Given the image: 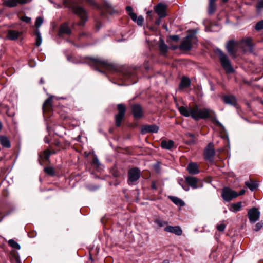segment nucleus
<instances>
[{
  "label": "nucleus",
  "instance_id": "423d86ee",
  "mask_svg": "<svg viewBox=\"0 0 263 263\" xmlns=\"http://www.w3.org/2000/svg\"><path fill=\"white\" fill-rule=\"evenodd\" d=\"M226 48L228 53L235 57L236 54L241 49L239 42L234 40L229 41L227 44Z\"/></svg>",
  "mask_w": 263,
  "mask_h": 263
},
{
  "label": "nucleus",
  "instance_id": "cd10ccee",
  "mask_svg": "<svg viewBox=\"0 0 263 263\" xmlns=\"http://www.w3.org/2000/svg\"><path fill=\"white\" fill-rule=\"evenodd\" d=\"M126 11L128 13V14L131 17L132 20L135 22L136 20L137 15L136 13L133 12V8L131 6H127L126 7Z\"/></svg>",
  "mask_w": 263,
  "mask_h": 263
},
{
  "label": "nucleus",
  "instance_id": "c85d7f7f",
  "mask_svg": "<svg viewBox=\"0 0 263 263\" xmlns=\"http://www.w3.org/2000/svg\"><path fill=\"white\" fill-rule=\"evenodd\" d=\"M246 186L252 191L256 190L258 187L257 182H246Z\"/></svg>",
  "mask_w": 263,
  "mask_h": 263
},
{
  "label": "nucleus",
  "instance_id": "49530a36",
  "mask_svg": "<svg viewBox=\"0 0 263 263\" xmlns=\"http://www.w3.org/2000/svg\"><path fill=\"white\" fill-rule=\"evenodd\" d=\"M51 153L49 151H45L44 152V157L47 160L49 159Z\"/></svg>",
  "mask_w": 263,
  "mask_h": 263
},
{
  "label": "nucleus",
  "instance_id": "7ed1b4c3",
  "mask_svg": "<svg viewBox=\"0 0 263 263\" xmlns=\"http://www.w3.org/2000/svg\"><path fill=\"white\" fill-rule=\"evenodd\" d=\"M71 8L73 13L78 15L81 19V21L77 23L76 24L78 26H84L88 20L86 10L77 4L72 5Z\"/></svg>",
  "mask_w": 263,
  "mask_h": 263
},
{
  "label": "nucleus",
  "instance_id": "0eeeda50",
  "mask_svg": "<svg viewBox=\"0 0 263 263\" xmlns=\"http://www.w3.org/2000/svg\"><path fill=\"white\" fill-rule=\"evenodd\" d=\"M118 113L116 114V127H119L124 119L126 111V107L123 104L117 105Z\"/></svg>",
  "mask_w": 263,
  "mask_h": 263
},
{
  "label": "nucleus",
  "instance_id": "ea45409f",
  "mask_svg": "<svg viewBox=\"0 0 263 263\" xmlns=\"http://www.w3.org/2000/svg\"><path fill=\"white\" fill-rule=\"evenodd\" d=\"M43 22V19L42 17H37V18L35 21V26L37 28L40 27L41 26V25L42 24Z\"/></svg>",
  "mask_w": 263,
  "mask_h": 263
},
{
  "label": "nucleus",
  "instance_id": "39448f33",
  "mask_svg": "<svg viewBox=\"0 0 263 263\" xmlns=\"http://www.w3.org/2000/svg\"><path fill=\"white\" fill-rule=\"evenodd\" d=\"M238 196V193L229 187H224L222 190L221 197L223 199L227 202H230L233 199L235 198Z\"/></svg>",
  "mask_w": 263,
  "mask_h": 263
},
{
  "label": "nucleus",
  "instance_id": "5fc2aeb1",
  "mask_svg": "<svg viewBox=\"0 0 263 263\" xmlns=\"http://www.w3.org/2000/svg\"><path fill=\"white\" fill-rule=\"evenodd\" d=\"M245 190H241L239 193H238V196L240 195H242L245 194Z\"/></svg>",
  "mask_w": 263,
  "mask_h": 263
},
{
  "label": "nucleus",
  "instance_id": "e2e57ef3",
  "mask_svg": "<svg viewBox=\"0 0 263 263\" xmlns=\"http://www.w3.org/2000/svg\"><path fill=\"white\" fill-rule=\"evenodd\" d=\"M2 123L0 122V131L1 130L2 128Z\"/></svg>",
  "mask_w": 263,
  "mask_h": 263
},
{
  "label": "nucleus",
  "instance_id": "f8f14e48",
  "mask_svg": "<svg viewBox=\"0 0 263 263\" xmlns=\"http://www.w3.org/2000/svg\"><path fill=\"white\" fill-rule=\"evenodd\" d=\"M159 130V127L155 124L145 125L141 127V133L142 134L147 133H157Z\"/></svg>",
  "mask_w": 263,
  "mask_h": 263
},
{
  "label": "nucleus",
  "instance_id": "603ef678",
  "mask_svg": "<svg viewBox=\"0 0 263 263\" xmlns=\"http://www.w3.org/2000/svg\"><path fill=\"white\" fill-rule=\"evenodd\" d=\"M90 5L92 6H96V3L94 0H85Z\"/></svg>",
  "mask_w": 263,
  "mask_h": 263
},
{
  "label": "nucleus",
  "instance_id": "5701e85b",
  "mask_svg": "<svg viewBox=\"0 0 263 263\" xmlns=\"http://www.w3.org/2000/svg\"><path fill=\"white\" fill-rule=\"evenodd\" d=\"M21 33L16 30H10L7 34L9 39L11 40H14L18 38Z\"/></svg>",
  "mask_w": 263,
  "mask_h": 263
},
{
  "label": "nucleus",
  "instance_id": "9d476101",
  "mask_svg": "<svg viewBox=\"0 0 263 263\" xmlns=\"http://www.w3.org/2000/svg\"><path fill=\"white\" fill-rule=\"evenodd\" d=\"M195 37L192 35H187L182 42L179 48L182 50H189L192 48V42Z\"/></svg>",
  "mask_w": 263,
  "mask_h": 263
},
{
  "label": "nucleus",
  "instance_id": "ddd939ff",
  "mask_svg": "<svg viewBox=\"0 0 263 263\" xmlns=\"http://www.w3.org/2000/svg\"><path fill=\"white\" fill-rule=\"evenodd\" d=\"M132 114L135 119L141 118L143 114L141 106L138 104H135L132 106Z\"/></svg>",
  "mask_w": 263,
  "mask_h": 263
},
{
  "label": "nucleus",
  "instance_id": "e433bc0d",
  "mask_svg": "<svg viewBox=\"0 0 263 263\" xmlns=\"http://www.w3.org/2000/svg\"><path fill=\"white\" fill-rule=\"evenodd\" d=\"M92 163V165H93V166L96 167H99V166L101 165V164L98 159V157H97V156L96 155H94Z\"/></svg>",
  "mask_w": 263,
  "mask_h": 263
},
{
  "label": "nucleus",
  "instance_id": "2f4dec72",
  "mask_svg": "<svg viewBox=\"0 0 263 263\" xmlns=\"http://www.w3.org/2000/svg\"><path fill=\"white\" fill-rule=\"evenodd\" d=\"M8 244L10 246L13 248L18 250L20 249L21 248L20 245L13 239H10L8 241Z\"/></svg>",
  "mask_w": 263,
  "mask_h": 263
},
{
  "label": "nucleus",
  "instance_id": "a18cd8bd",
  "mask_svg": "<svg viewBox=\"0 0 263 263\" xmlns=\"http://www.w3.org/2000/svg\"><path fill=\"white\" fill-rule=\"evenodd\" d=\"M226 226L224 224H220L217 226V229L218 231L222 232L226 228Z\"/></svg>",
  "mask_w": 263,
  "mask_h": 263
},
{
  "label": "nucleus",
  "instance_id": "c03bdc74",
  "mask_svg": "<svg viewBox=\"0 0 263 263\" xmlns=\"http://www.w3.org/2000/svg\"><path fill=\"white\" fill-rule=\"evenodd\" d=\"M153 167L157 173H159L160 172V163L159 162H158L154 164Z\"/></svg>",
  "mask_w": 263,
  "mask_h": 263
},
{
  "label": "nucleus",
  "instance_id": "f704fd0d",
  "mask_svg": "<svg viewBox=\"0 0 263 263\" xmlns=\"http://www.w3.org/2000/svg\"><path fill=\"white\" fill-rule=\"evenodd\" d=\"M189 183L190 187L194 189L202 186L201 182H189Z\"/></svg>",
  "mask_w": 263,
  "mask_h": 263
},
{
  "label": "nucleus",
  "instance_id": "052dcab7",
  "mask_svg": "<svg viewBox=\"0 0 263 263\" xmlns=\"http://www.w3.org/2000/svg\"><path fill=\"white\" fill-rule=\"evenodd\" d=\"M152 13V11H149L147 12V14L148 16H151V14Z\"/></svg>",
  "mask_w": 263,
  "mask_h": 263
},
{
  "label": "nucleus",
  "instance_id": "a211bd4d",
  "mask_svg": "<svg viewBox=\"0 0 263 263\" xmlns=\"http://www.w3.org/2000/svg\"><path fill=\"white\" fill-rule=\"evenodd\" d=\"M27 3L26 0H7L5 2L6 6L10 7L16 6L17 4H24Z\"/></svg>",
  "mask_w": 263,
  "mask_h": 263
},
{
  "label": "nucleus",
  "instance_id": "a878e982",
  "mask_svg": "<svg viewBox=\"0 0 263 263\" xmlns=\"http://www.w3.org/2000/svg\"><path fill=\"white\" fill-rule=\"evenodd\" d=\"M241 205V202H238L236 203H233L230 205L229 210L233 212H236L240 210Z\"/></svg>",
  "mask_w": 263,
  "mask_h": 263
},
{
  "label": "nucleus",
  "instance_id": "dca6fc26",
  "mask_svg": "<svg viewBox=\"0 0 263 263\" xmlns=\"http://www.w3.org/2000/svg\"><path fill=\"white\" fill-rule=\"evenodd\" d=\"M166 232L173 233L177 236H180L182 234V231L179 226H168L164 228Z\"/></svg>",
  "mask_w": 263,
  "mask_h": 263
},
{
  "label": "nucleus",
  "instance_id": "09e8293b",
  "mask_svg": "<svg viewBox=\"0 0 263 263\" xmlns=\"http://www.w3.org/2000/svg\"><path fill=\"white\" fill-rule=\"evenodd\" d=\"M22 20L26 23H29L31 21V18L27 16H24L22 18Z\"/></svg>",
  "mask_w": 263,
  "mask_h": 263
},
{
  "label": "nucleus",
  "instance_id": "774afa93",
  "mask_svg": "<svg viewBox=\"0 0 263 263\" xmlns=\"http://www.w3.org/2000/svg\"><path fill=\"white\" fill-rule=\"evenodd\" d=\"M176 48H177V47H173V49H176Z\"/></svg>",
  "mask_w": 263,
  "mask_h": 263
},
{
  "label": "nucleus",
  "instance_id": "aec40b11",
  "mask_svg": "<svg viewBox=\"0 0 263 263\" xmlns=\"http://www.w3.org/2000/svg\"><path fill=\"white\" fill-rule=\"evenodd\" d=\"M174 145V142L173 140H170L166 141L163 140L161 141V146L163 148L171 149Z\"/></svg>",
  "mask_w": 263,
  "mask_h": 263
},
{
  "label": "nucleus",
  "instance_id": "0e129e2a",
  "mask_svg": "<svg viewBox=\"0 0 263 263\" xmlns=\"http://www.w3.org/2000/svg\"><path fill=\"white\" fill-rule=\"evenodd\" d=\"M106 6H107V7H110V4H109V3H106Z\"/></svg>",
  "mask_w": 263,
  "mask_h": 263
},
{
  "label": "nucleus",
  "instance_id": "2eb2a0df",
  "mask_svg": "<svg viewBox=\"0 0 263 263\" xmlns=\"http://www.w3.org/2000/svg\"><path fill=\"white\" fill-rule=\"evenodd\" d=\"M155 11L160 18L166 16V6L162 3L158 4L154 7Z\"/></svg>",
  "mask_w": 263,
  "mask_h": 263
},
{
  "label": "nucleus",
  "instance_id": "13d9d810",
  "mask_svg": "<svg viewBox=\"0 0 263 263\" xmlns=\"http://www.w3.org/2000/svg\"><path fill=\"white\" fill-rule=\"evenodd\" d=\"M152 188L153 189H155V190L156 189V188H157L155 184L154 183V182H153V183L152 184Z\"/></svg>",
  "mask_w": 263,
  "mask_h": 263
},
{
  "label": "nucleus",
  "instance_id": "69168bd1",
  "mask_svg": "<svg viewBox=\"0 0 263 263\" xmlns=\"http://www.w3.org/2000/svg\"><path fill=\"white\" fill-rule=\"evenodd\" d=\"M40 83H43V79L42 78L40 80Z\"/></svg>",
  "mask_w": 263,
  "mask_h": 263
},
{
  "label": "nucleus",
  "instance_id": "8fccbe9b",
  "mask_svg": "<svg viewBox=\"0 0 263 263\" xmlns=\"http://www.w3.org/2000/svg\"><path fill=\"white\" fill-rule=\"evenodd\" d=\"M171 39L173 41H177L179 40V37L177 35H174L170 36Z\"/></svg>",
  "mask_w": 263,
  "mask_h": 263
},
{
  "label": "nucleus",
  "instance_id": "bb28decb",
  "mask_svg": "<svg viewBox=\"0 0 263 263\" xmlns=\"http://www.w3.org/2000/svg\"><path fill=\"white\" fill-rule=\"evenodd\" d=\"M216 10V5L215 4V0H210L208 7V13L212 14Z\"/></svg>",
  "mask_w": 263,
  "mask_h": 263
},
{
  "label": "nucleus",
  "instance_id": "72a5a7b5",
  "mask_svg": "<svg viewBox=\"0 0 263 263\" xmlns=\"http://www.w3.org/2000/svg\"><path fill=\"white\" fill-rule=\"evenodd\" d=\"M36 42L35 45L37 46H39L41 45L42 43V36L39 31H37L36 32Z\"/></svg>",
  "mask_w": 263,
  "mask_h": 263
},
{
  "label": "nucleus",
  "instance_id": "4be33fe9",
  "mask_svg": "<svg viewBox=\"0 0 263 263\" xmlns=\"http://www.w3.org/2000/svg\"><path fill=\"white\" fill-rule=\"evenodd\" d=\"M0 142L3 147L9 148L11 146L9 139L5 136H0Z\"/></svg>",
  "mask_w": 263,
  "mask_h": 263
},
{
  "label": "nucleus",
  "instance_id": "37998d69",
  "mask_svg": "<svg viewBox=\"0 0 263 263\" xmlns=\"http://www.w3.org/2000/svg\"><path fill=\"white\" fill-rule=\"evenodd\" d=\"M263 226V223L262 222H258L257 223H256L255 226V227L254 228V230L255 231H259Z\"/></svg>",
  "mask_w": 263,
  "mask_h": 263
},
{
  "label": "nucleus",
  "instance_id": "bf43d9fd",
  "mask_svg": "<svg viewBox=\"0 0 263 263\" xmlns=\"http://www.w3.org/2000/svg\"><path fill=\"white\" fill-rule=\"evenodd\" d=\"M44 141L46 142V143H49V140L48 139L47 137H45L44 138Z\"/></svg>",
  "mask_w": 263,
  "mask_h": 263
},
{
  "label": "nucleus",
  "instance_id": "6e6552de",
  "mask_svg": "<svg viewBox=\"0 0 263 263\" xmlns=\"http://www.w3.org/2000/svg\"><path fill=\"white\" fill-rule=\"evenodd\" d=\"M239 44L241 49L244 52H252L253 51V44L251 38L243 39L239 42Z\"/></svg>",
  "mask_w": 263,
  "mask_h": 263
},
{
  "label": "nucleus",
  "instance_id": "20e7f679",
  "mask_svg": "<svg viewBox=\"0 0 263 263\" xmlns=\"http://www.w3.org/2000/svg\"><path fill=\"white\" fill-rule=\"evenodd\" d=\"M217 53L219 54L221 66L224 68L226 72L228 73L234 72V69L233 68L228 56L220 49H217Z\"/></svg>",
  "mask_w": 263,
  "mask_h": 263
},
{
  "label": "nucleus",
  "instance_id": "4468645a",
  "mask_svg": "<svg viewBox=\"0 0 263 263\" xmlns=\"http://www.w3.org/2000/svg\"><path fill=\"white\" fill-rule=\"evenodd\" d=\"M129 181H137L140 176V171L137 168H134L129 171Z\"/></svg>",
  "mask_w": 263,
  "mask_h": 263
},
{
  "label": "nucleus",
  "instance_id": "680f3d73",
  "mask_svg": "<svg viewBox=\"0 0 263 263\" xmlns=\"http://www.w3.org/2000/svg\"><path fill=\"white\" fill-rule=\"evenodd\" d=\"M162 263H169V261L168 260H165Z\"/></svg>",
  "mask_w": 263,
  "mask_h": 263
},
{
  "label": "nucleus",
  "instance_id": "393cba45",
  "mask_svg": "<svg viewBox=\"0 0 263 263\" xmlns=\"http://www.w3.org/2000/svg\"><path fill=\"white\" fill-rule=\"evenodd\" d=\"M171 200L176 205L182 206L184 205V202L180 198L175 196H169Z\"/></svg>",
  "mask_w": 263,
  "mask_h": 263
},
{
  "label": "nucleus",
  "instance_id": "c756f323",
  "mask_svg": "<svg viewBox=\"0 0 263 263\" xmlns=\"http://www.w3.org/2000/svg\"><path fill=\"white\" fill-rule=\"evenodd\" d=\"M161 42L159 44V47L161 52L162 54H165L168 50V46L164 43L163 40H160Z\"/></svg>",
  "mask_w": 263,
  "mask_h": 263
},
{
  "label": "nucleus",
  "instance_id": "412c9836",
  "mask_svg": "<svg viewBox=\"0 0 263 263\" xmlns=\"http://www.w3.org/2000/svg\"><path fill=\"white\" fill-rule=\"evenodd\" d=\"M71 29L67 24H64L61 26L59 30L60 34L64 33L69 35L71 34Z\"/></svg>",
  "mask_w": 263,
  "mask_h": 263
},
{
  "label": "nucleus",
  "instance_id": "9b49d317",
  "mask_svg": "<svg viewBox=\"0 0 263 263\" xmlns=\"http://www.w3.org/2000/svg\"><path fill=\"white\" fill-rule=\"evenodd\" d=\"M248 216L250 221L251 223H255L259 219L260 217V212L256 208H252L249 210Z\"/></svg>",
  "mask_w": 263,
  "mask_h": 263
},
{
  "label": "nucleus",
  "instance_id": "f03ea898",
  "mask_svg": "<svg viewBox=\"0 0 263 263\" xmlns=\"http://www.w3.org/2000/svg\"><path fill=\"white\" fill-rule=\"evenodd\" d=\"M87 63L100 72L114 73L115 70L112 64L100 58H88Z\"/></svg>",
  "mask_w": 263,
  "mask_h": 263
},
{
  "label": "nucleus",
  "instance_id": "338daca9",
  "mask_svg": "<svg viewBox=\"0 0 263 263\" xmlns=\"http://www.w3.org/2000/svg\"><path fill=\"white\" fill-rule=\"evenodd\" d=\"M125 74H129V72H126L125 73Z\"/></svg>",
  "mask_w": 263,
  "mask_h": 263
},
{
  "label": "nucleus",
  "instance_id": "864d4df0",
  "mask_svg": "<svg viewBox=\"0 0 263 263\" xmlns=\"http://www.w3.org/2000/svg\"><path fill=\"white\" fill-rule=\"evenodd\" d=\"M88 190L90 191H95L98 189V187L97 186H93V187H88Z\"/></svg>",
  "mask_w": 263,
  "mask_h": 263
},
{
  "label": "nucleus",
  "instance_id": "79ce46f5",
  "mask_svg": "<svg viewBox=\"0 0 263 263\" xmlns=\"http://www.w3.org/2000/svg\"><path fill=\"white\" fill-rule=\"evenodd\" d=\"M135 22L138 25L142 26L144 22V18L142 16H139L138 17H137Z\"/></svg>",
  "mask_w": 263,
  "mask_h": 263
},
{
  "label": "nucleus",
  "instance_id": "7c9ffc66",
  "mask_svg": "<svg viewBox=\"0 0 263 263\" xmlns=\"http://www.w3.org/2000/svg\"><path fill=\"white\" fill-rule=\"evenodd\" d=\"M52 100V97L48 98L44 102L43 105V111H46L48 108L51 106V101Z\"/></svg>",
  "mask_w": 263,
  "mask_h": 263
},
{
  "label": "nucleus",
  "instance_id": "c9c22d12",
  "mask_svg": "<svg viewBox=\"0 0 263 263\" xmlns=\"http://www.w3.org/2000/svg\"><path fill=\"white\" fill-rule=\"evenodd\" d=\"M179 183L185 191L189 190L190 187L189 182H179Z\"/></svg>",
  "mask_w": 263,
  "mask_h": 263
},
{
  "label": "nucleus",
  "instance_id": "6ab92c4d",
  "mask_svg": "<svg viewBox=\"0 0 263 263\" xmlns=\"http://www.w3.org/2000/svg\"><path fill=\"white\" fill-rule=\"evenodd\" d=\"M223 100L225 103L231 105H235L236 100L233 96H225L223 97Z\"/></svg>",
  "mask_w": 263,
  "mask_h": 263
},
{
  "label": "nucleus",
  "instance_id": "58836bf2",
  "mask_svg": "<svg viewBox=\"0 0 263 263\" xmlns=\"http://www.w3.org/2000/svg\"><path fill=\"white\" fill-rule=\"evenodd\" d=\"M45 172L48 175H53L54 171L53 167H48L44 168Z\"/></svg>",
  "mask_w": 263,
  "mask_h": 263
},
{
  "label": "nucleus",
  "instance_id": "f3484780",
  "mask_svg": "<svg viewBox=\"0 0 263 263\" xmlns=\"http://www.w3.org/2000/svg\"><path fill=\"white\" fill-rule=\"evenodd\" d=\"M187 170L191 174H196L199 172L198 165L197 163L191 162L187 166Z\"/></svg>",
  "mask_w": 263,
  "mask_h": 263
},
{
  "label": "nucleus",
  "instance_id": "3c124183",
  "mask_svg": "<svg viewBox=\"0 0 263 263\" xmlns=\"http://www.w3.org/2000/svg\"><path fill=\"white\" fill-rule=\"evenodd\" d=\"M185 136L186 138H194V135L193 134L190 133H187L185 134Z\"/></svg>",
  "mask_w": 263,
  "mask_h": 263
},
{
  "label": "nucleus",
  "instance_id": "473e14b6",
  "mask_svg": "<svg viewBox=\"0 0 263 263\" xmlns=\"http://www.w3.org/2000/svg\"><path fill=\"white\" fill-rule=\"evenodd\" d=\"M154 222L159 227H162L167 224L166 221L160 218L155 219Z\"/></svg>",
  "mask_w": 263,
  "mask_h": 263
},
{
  "label": "nucleus",
  "instance_id": "f257e3e1",
  "mask_svg": "<svg viewBox=\"0 0 263 263\" xmlns=\"http://www.w3.org/2000/svg\"><path fill=\"white\" fill-rule=\"evenodd\" d=\"M180 113L186 117H191L195 120L211 118V121L220 127L222 125L216 119L215 113L211 109L203 107L199 108L197 105L193 107L181 106L178 108Z\"/></svg>",
  "mask_w": 263,
  "mask_h": 263
},
{
  "label": "nucleus",
  "instance_id": "4c0bfd02",
  "mask_svg": "<svg viewBox=\"0 0 263 263\" xmlns=\"http://www.w3.org/2000/svg\"><path fill=\"white\" fill-rule=\"evenodd\" d=\"M255 29L257 31L263 29V20L259 21L256 23L255 26Z\"/></svg>",
  "mask_w": 263,
  "mask_h": 263
},
{
  "label": "nucleus",
  "instance_id": "b1692460",
  "mask_svg": "<svg viewBox=\"0 0 263 263\" xmlns=\"http://www.w3.org/2000/svg\"><path fill=\"white\" fill-rule=\"evenodd\" d=\"M191 84V81L190 79L183 77L181 79V82L179 85L180 88H183L188 87Z\"/></svg>",
  "mask_w": 263,
  "mask_h": 263
},
{
  "label": "nucleus",
  "instance_id": "de8ad7c7",
  "mask_svg": "<svg viewBox=\"0 0 263 263\" xmlns=\"http://www.w3.org/2000/svg\"><path fill=\"white\" fill-rule=\"evenodd\" d=\"M195 141L194 138H190V139L186 142V143L188 145H192L195 144Z\"/></svg>",
  "mask_w": 263,
  "mask_h": 263
},
{
  "label": "nucleus",
  "instance_id": "a19ab883",
  "mask_svg": "<svg viewBox=\"0 0 263 263\" xmlns=\"http://www.w3.org/2000/svg\"><path fill=\"white\" fill-rule=\"evenodd\" d=\"M256 8L257 11H259L261 9H263V0L258 1Z\"/></svg>",
  "mask_w": 263,
  "mask_h": 263
},
{
  "label": "nucleus",
  "instance_id": "4d7b16f0",
  "mask_svg": "<svg viewBox=\"0 0 263 263\" xmlns=\"http://www.w3.org/2000/svg\"><path fill=\"white\" fill-rule=\"evenodd\" d=\"M160 22H161V18L159 17V18L156 21L155 23L157 25H159L160 24Z\"/></svg>",
  "mask_w": 263,
  "mask_h": 263
},
{
  "label": "nucleus",
  "instance_id": "6e6d98bb",
  "mask_svg": "<svg viewBox=\"0 0 263 263\" xmlns=\"http://www.w3.org/2000/svg\"><path fill=\"white\" fill-rule=\"evenodd\" d=\"M186 181H197L196 179L195 178H186Z\"/></svg>",
  "mask_w": 263,
  "mask_h": 263
},
{
  "label": "nucleus",
  "instance_id": "1a4fd4ad",
  "mask_svg": "<svg viewBox=\"0 0 263 263\" xmlns=\"http://www.w3.org/2000/svg\"><path fill=\"white\" fill-rule=\"evenodd\" d=\"M204 155L205 159L210 162L213 161L214 156L215 155V150L214 145L212 142L208 144L207 146L205 148L204 151Z\"/></svg>",
  "mask_w": 263,
  "mask_h": 263
}]
</instances>
